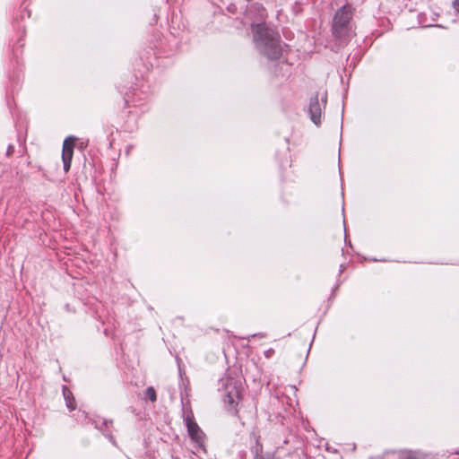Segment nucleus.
<instances>
[{
    "instance_id": "nucleus-7",
    "label": "nucleus",
    "mask_w": 459,
    "mask_h": 459,
    "mask_svg": "<svg viewBox=\"0 0 459 459\" xmlns=\"http://www.w3.org/2000/svg\"><path fill=\"white\" fill-rule=\"evenodd\" d=\"M426 456L420 451H400L390 454L385 459H425Z\"/></svg>"
},
{
    "instance_id": "nucleus-1",
    "label": "nucleus",
    "mask_w": 459,
    "mask_h": 459,
    "mask_svg": "<svg viewBox=\"0 0 459 459\" xmlns=\"http://www.w3.org/2000/svg\"><path fill=\"white\" fill-rule=\"evenodd\" d=\"M267 13L260 3L249 4L241 23L250 26L256 49L268 59H278L283 52L280 35L265 24Z\"/></svg>"
},
{
    "instance_id": "nucleus-6",
    "label": "nucleus",
    "mask_w": 459,
    "mask_h": 459,
    "mask_svg": "<svg viewBox=\"0 0 459 459\" xmlns=\"http://www.w3.org/2000/svg\"><path fill=\"white\" fill-rule=\"evenodd\" d=\"M76 138L74 136H68L63 143L62 149V160L64 171L67 173L71 168L72 159L74 155V148Z\"/></svg>"
},
{
    "instance_id": "nucleus-3",
    "label": "nucleus",
    "mask_w": 459,
    "mask_h": 459,
    "mask_svg": "<svg viewBox=\"0 0 459 459\" xmlns=\"http://www.w3.org/2000/svg\"><path fill=\"white\" fill-rule=\"evenodd\" d=\"M221 387L224 390V403L228 405L230 411H236L238 401L239 399V389L238 382L231 377H223L220 380Z\"/></svg>"
},
{
    "instance_id": "nucleus-13",
    "label": "nucleus",
    "mask_w": 459,
    "mask_h": 459,
    "mask_svg": "<svg viewBox=\"0 0 459 459\" xmlns=\"http://www.w3.org/2000/svg\"><path fill=\"white\" fill-rule=\"evenodd\" d=\"M274 351L273 349H269L264 351V355L266 358H270L273 354Z\"/></svg>"
},
{
    "instance_id": "nucleus-9",
    "label": "nucleus",
    "mask_w": 459,
    "mask_h": 459,
    "mask_svg": "<svg viewBox=\"0 0 459 459\" xmlns=\"http://www.w3.org/2000/svg\"><path fill=\"white\" fill-rule=\"evenodd\" d=\"M254 459H276L273 453L271 452H263L262 445L257 444L255 448V457Z\"/></svg>"
},
{
    "instance_id": "nucleus-8",
    "label": "nucleus",
    "mask_w": 459,
    "mask_h": 459,
    "mask_svg": "<svg viewBox=\"0 0 459 459\" xmlns=\"http://www.w3.org/2000/svg\"><path fill=\"white\" fill-rule=\"evenodd\" d=\"M63 395L66 403V407L72 411L75 409L73 393L65 385L63 386Z\"/></svg>"
},
{
    "instance_id": "nucleus-5",
    "label": "nucleus",
    "mask_w": 459,
    "mask_h": 459,
    "mask_svg": "<svg viewBox=\"0 0 459 459\" xmlns=\"http://www.w3.org/2000/svg\"><path fill=\"white\" fill-rule=\"evenodd\" d=\"M185 422L187 428L188 435L192 441L195 444V447L196 448V450H204V434L199 428V426L195 422L193 415H187L185 418Z\"/></svg>"
},
{
    "instance_id": "nucleus-12",
    "label": "nucleus",
    "mask_w": 459,
    "mask_h": 459,
    "mask_svg": "<svg viewBox=\"0 0 459 459\" xmlns=\"http://www.w3.org/2000/svg\"><path fill=\"white\" fill-rule=\"evenodd\" d=\"M14 152V147L13 145H9L6 151V155L11 156Z\"/></svg>"
},
{
    "instance_id": "nucleus-14",
    "label": "nucleus",
    "mask_w": 459,
    "mask_h": 459,
    "mask_svg": "<svg viewBox=\"0 0 459 459\" xmlns=\"http://www.w3.org/2000/svg\"><path fill=\"white\" fill-rule=\"evenodd\" d=\"M112 423H113V422H112V420H103V421H102V425H103L106 429H108V428L109 427V425H112Z\"/></svg>"
},
{
    "instance_id": "nucleus-15",
    "label": "nucleus",
    "mask_w": 459,
    "mask_h": 459,
    "mask_svg": "<svg viewBox=\"0 0 459 459\" xmlns=\"http://www.w3.org/2000/svg\"><path fill=\"white\" fill-rule=\"evenodd\" d=\"M105 435L113 444H115L114 437L111 434H105Z\"/></svg>"
},
{
    "instance_id": "nucleus-4",
    "label": "nucleus",
    "mask_w": 459,
    "mask_h": 459,
    "mask_svg": "<svg viewBox=\"0 0 459 459\" xmlns=\"http://www.w3.org/2000/svg\"><path fill=\"white\" fill-rule=\"evenodd\" d=\"M327 95L326 92H323L320 95L316 93L315 96H312L309 100L308 112L310 115L311 121L319 126L321 124V116L323 110L326 105Z\"/></svg>"
},
{
    "instance_id": "nucleus-11",
    "label": "nucleus",
    "mask_w": 459,
    "mask_h": 459,
    "mask_svg": "<svg viewBox=\"0 0 459 459\" xmlns=\"http://www.w3.org/2000/svg\"><path fill=\"white\" fill-rule=\"evenodd\" d=\"M452 4L455 12L459 15V0H454Z\"/></svg>"
},
{
    "instance_id": "nucleus-10",
    "label": "nucleus",
    "mask_w": 459,
    "mask_h": 459,
    "mask_svg": "<svg viewBox=\"0 0 459 459\" xmlns=\"http://www.w3.org/2000/svg\"><path fill=\"white\" fill-rule=\"evenodd\" d=\"M146 395L152 402H155L157 399L155 389L152 386L146 389Z\"/></svg>"
},
{
    "instance_id": "nucleus-2",
    "label": "nucleus",
    "mask_w": 459,
    "mask_h": 459,
    "mask_svg": "<svg viewBox=\"0 0 459 459\" xmlns=\"http://www.w3.org/2000/svg\"><path fill=\"white\" fill-rule=\"evenodd\" d=\"M352 17V7L350 4H345L335 13L333 22V34L339 40H347L351 33L352 30L350 25V22Z\"/></svg>"
}]
</instances>
